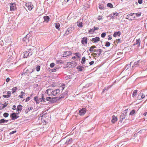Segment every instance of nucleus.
<instances>
[{"label": "nucleus", "instance_id": "1", "mask_svg": "<svg viewBox=\"0 0 147 147\" xmlns=\"http://www.w3.org/2000/svg\"><path fill=\"white\" fill-rule=\"evenodd\" d=\"M33 50V47L30 48L28 49L24 53V58H27L29 56L32 55L33 53L32 51Z\"/></svg>", "mask_w": 147, "mask_h": 147}, {"label": "nucleus", "instance_id": "2", "mask_svg": "<svg viewBox=\"0 0 147 147\" xmlns=\"http://www.w3.org/2000/svg\"><path fill=\"white\" fill-rule=\"evenodd\" d=\"M25 6L27 7L29 10H31L33 8V6L31 2H28L26 3Z\"/></svg>", "mask_w": 147, "mask_h": 147}, {"label": "nucleus", "instance_id": "3", "mask_svg": "<svg viewBox=\"0 0 147 147\" xmlns=\"http://www.w3.org/2000/svg\"><path fill=\"white\" fill-rule=\"evenodd\" d=\"M86 108H82L79 111L78 114L80 116H83L86 113Z\"/></svg>", "mask_w": 147, "mask_h": 147}, {"label": "nucleus", "instance_id": "4", "mask_svg": "<svg viewBox=\"0 0 147 147\" xmlns=\"http://www.w3.org/2000/svg\"><path fill=\"white\" fill-rule=\"evenodd\" d=\"M141 63L140 60H138V61L135 62L133 66H132V67L133 69H134V67H140L141 66Z\"/></svg>", "mask_w": 147, "mask_h": 147}, {"label": "nucleus", "instance_id": "5", "mask_svg": "<svg viewBox=\"0 0 147 147\" xmlns=\"http://www.w3.org/2000/svg\"><path fill=\"white\" fill-rule=\"evenodd\" d=\"M10 7L11 11H14L16 8V4L14 3H10Z\"/></svg>", "mask_w": 147, "mask_h": 147}, {"label": "nucleus", "instance_id": "6", "mask_svg": "<svg viewBox=\"0 0 147 147\" xmlns=\"http://www.w3.org/2000/svg\"><path fill=\"white\" fill-rule=\"evenodd\" d=\"M60 92V90L59 89H55L54 90H53L52 92V94L53 96H55L58 95Z\"/></svg>", "mask_w": 147, "mask_h": 147}, {"label": "nucleus", "instance_id": "7", "mask_svg": "<svg viewBox=\"0 0 147 147\" xmlns=\"http://www.w3.org/2000/svg\"><path fill=\"white\" fill-rule=\"evenodd\" d=\"M74 29V28L73 27L69 28L66 30L65 34L67 35L69 34V33H71L73 30Z\"/></svg>", "mask_w": 147, "mask_h": 147}, {"label": "nucleus", "instance_id": "8", "mask_svg": "<svg viewBox=\"0 0 147 147\" xmlns=\"http://www.w3.org/2000/svg\"><path fill=\"white\" fill-rule=\"evenodd\" d=\"M68 92V90L67 89L65 90V92L62 93L61 95H60V98H62L64 97H67Z\"/></svg>", "mask_w": 147, "mask_h": 147}, {"label": "nucleus", "instance_id": "9", "mask_svg": "<svg viewBox=\"0 0 147 147\" xmlns=\"http://www.w3.org/2000/svg\"><path fill=\"white\" fill-rule=\"evenodd\" d=\"M10 117L12 120H15L18 118L19 116L16 115V113H13L10 115Z\"/></svg>", "mask_w": 147, "mask_h": 147}, {"label": "nucleus", "instance_id": "10", "mask_svg": "<svg viewBox=\"0 0 147 147\" xmlns=\"http://www.w3.org/2000/svg\"><path fill=\"white\" fill-rule=\"evenodd\" d=\"M71 53L70 51H66L63 52L62 54L63 56L64 57H66L71 55Z\"/></svg>", "mask_w": 147, "mask_h": 147}, {"label": "nucleus", "instance_id": "11", "mask_svg": "<svg viewBox=\"0 0 147 147\" xmlns=\"http://www.w3.org/2000/svg\"><path fill=\"white\" fill-rule=\"evenodd\" d=\"M127 112H124L123 113H122L120 117V121L122 122L123 120L125 118V116L127 115Z\"/></svg>", "mask_w": 147, "mask_h": 147}, {"label": "nucleus", "instance_id": "12", "mask_svg": "<svg viewBox=\"0 0 147 147\" xmlns=\"http://www.w3.org/2000/svg\"><path fill=\"white\" fill-rule=\"evenodd\" d=\"M118 13L116 12L111 14L109 15V17L111 19H113L116 17V16L118 15Z\"/></svg>", "mask_w": 147, "mask_h": 147}, {"label": "nucleus", "instance_id": "13", "mask_svg": "<svg viewBox=\"0 0 147 147\" xmlns=\"http://www.w3.org/2000/svg\"><path fill=\"white\" fill-rule=\"evenodd\" d=\"M102 51V50L101 49H95L94 52H96V53H95L94 55H96V56L97 55L98 57L100 56Z\"/></svg>", "mask_w": 147, "mask_h": 147}, {"label": "nucleus", "instance_id": "14", "mask_svg": "<svg viewBox=\"0 0 147 147\" xmlns=\"http://www.w3.org/2000/svg\"><path fill=\"white\" fill-rule=\"evenodd\" d=\"M91 40L94 43L97 42L100 40V38L98 37H96L94 38H92L91 39Z\"/></svg>", "mask_w": 147, "mask_h": 147}, {"label": "nucleus", "instance_id": "15", "mask_svg": "<svg viewBox=\"0 0 147 147\" xmlns=\"http://www.w3.org/2000/svg\"><path fill=\"white\" fill-rule=\"evenodd\" d=\"M22 106L21 105H19L17 106V111L18 113H16L17 114L21 112L22 109Z\"/></svg>", "mask_w": 147, "mask_h": 147}, {"label": "nucleus", "instance_id": "16", "mask_svg": "<svg viewBox=\"0 0 147 147\" xmlns=\"http://www.w3.org/2000/svg\"><path fill=\"white\" fill-rule=\"evenodd\" d=\"M112 119L111 121L113 123H115L117 120V117H115V115H113L112 117Z\"/></svg>", "mask_w": 147, "mask_h": 147}, {"label": "nucleus", "instance_id": "17", "mask_svg": "<svg viewBox=\"0 0 147 147\" xmlns=\"http://www.w3.org/2000/svg\"><path fill=\"white\" fill-rule=\"evenodd\" d=\"M53 90L51 89H48L46 90V92L48 96H51L52 94V92Z\"/></svg>", "mask_w": 147, "mask_h": 147}, {"label": "nucleus", "instance_id": "18", "mask_svg": "<svg viewBox=\"0 0 147 147\" xmlns=\"http://www.w3.org/2000/svg\"><path fill=\"white\" fill-rule=\"evenodd\" d=\"M44 19V22L48 23L50 20V18L49 16H45L43 17Z\"/></svg>", "mask_w": 147, "mask_h": 147}, {"label": "nucleus", "instance_id": "19", "mask_svg": "<svg viewBox=\"0 0 147 147\" xmlns=\"http://www.w3.org/2000/svg\"><path fill=\"white\" fill-rule=\"evenodd\" d=\"M76 68L78 69V71H82L84 69V67L80 65L77 66Z\"/></svg>", "mask_w": 147, "mask_h": 147}, {"label": "nucleus", "instance_id": "20", "mask_svg": "<svg viewBox=\"0 0 147 147\" xmlns=\"http://www.w3.org/2000/svg\"><path fill=\"white\" fill-rule=\"evenodd\" d=\"M87 38L86 37H84L82 38L81 41L82 43L84 45H85L87 43Z\"/></svg>", "mask_w": 147, "mask_h": 147}, {"label": "nucleus", "instance_id": "21", "mask_svg": "<svg viewBox=\"0 0 147 147\" xmlns=\"http://www.w3.org/2000/svg\"><path fill=\"white\" fill-rule=\"evenodd\" d=\"M46 100L47 101H48L47 103H46L45 104V105H47L50 103L52 101V100L51 99V98L50 97H47L46 98Z\"/></svg>", "mask_w": 147, "mask_h": 147}, {"label": "nucleus", "instance_id": "22", "mask_svg": "<svg viewBox=\"0 0 147 147\" xmlns=\"http://www.w3.org/2000/svg\"><path fill=\"white\" fill-rule=\"evenodd\" d=\"M72 142V138H68L67 140L65 143V144L68 145L71 143Z\"/></svg>", "mask_w": 147, "mask_h": 147}, {"label": "nucleus", "instance_id": "23", "mask_svg": "<svg viewBox=\"0 0 147 147\" xmlns=\"http://www.w3.org/2000/svg\"><path fill=\"white\" fill-rule=\"evenodd\" d=\"M121 34V32L120 31H118L116 32H115L113 34V36L114 37H116L117 36H119Z\"/></svg>", "mask_w": 147, "mask_h": 147}, {"label": "nucleus", "instance_id": "24", "mask_svg": "<svg viewBox=\"0 0 147 147\" xmlns=\"http://www.w3.org/2000/svg\"><path fill=\"white\" fill-rule=\"evenodd\" d=\"M96 48V47L95 45L92 46L89 49V51L91 52H94L95 49H93Z\"/></svg>", "mask_w": 147, "mask_h": 147}, {"label": "nucleus", "instance_id": "25", "mask_svg": "<svg viewBox=\"0 0 147 147\" xmlns=\"http://www.w3.org/2000/svg\"><path fill=\"white\" fill-rule=\"evenodd\" d=\"M140 38H139L138 39H136V43L135 45H138V47H140Z\"/></svg>", "mask_w": 147, "mask_h": 147}, {"label": "nucleus", "instance_id": "26", "mask_svg": "<svg viewBox=\"0 0 147 147\" xmlns=\"http://www.w3.org/2000/svg\"><path fill=\"white\" fill-rule=\"evenodd\" d=\"M44 95L42 94V97L40 98V101L41 102H45V98H44Z\"/></svg>", "mask_w": 147, "mask_h": 147}, {"label": "nucleus", "instance_id": "27", "mask_svg": "<svg viewBox=\"0 0 147 147\" xmlns=\"http://www.w3.org/2000/svg\"><path fill=\"white\" fill-rule=\"evenodd\" d=\"M18 89V88L16 87L13 88L11 90L12 94H13Z\"/></svg>", "mask_w": 147, "mask_h": 147}, {"label": "nucleus", "instance_id": "28", "mask_svg": "<svg viewBox=\"0 0 147 147\" xmlns=\"http://www.w3.org/2000/svg\"><path fill=\"white\" fill-rule=\"evenodd\" d=\"M138 97H140L141 98H139V99H142L145 97V96L143 93H140L138 95Z\"/></svg>", "mask_w": 147, "mask_h": 147}, {"label": "nucleus", "instance_id": "29", "mask_svg": "<svg viewBox=\"0 0 147 147\" xmlns=\"http://www.w3.org/2000/svg\"><path fill=\"white\" fill-rule=\"evenodd\" d=\"M137 92L138 90H135L132 93V96L133 97H134L136 96Z\"/></svg>", "mask_w": 147, "mask_h": 147}, {"label": "nucleus", "instance_id": "30", "mask_svg": "<svg viewBox=\"0 0 147 147\" xmlns=\"http://www.w3.org/2000/svg\"><path fill=\"white\" fill-rule=\"evenodd\" d=\"M34 101L36 102V103L37 104H38L39 103L38 101L39 100H38V96H36V97H34Z\"/></svg>", "mask_w": 147, "mask_h": 147}, {"label": "nucleus", "instance_id": "31", "mask_svg": "<svg viewBox=\"0 0 147 147\" xmlns=\"http://www.w3.org/2000/svg\"><path fill=\"white\" fill-rule=\"evenodd\" d=\"M85 61H86L85 58L84 57H83L82 59V61H81V63L83 64H85Z\"/></svg>", "mask_w": 147, "mask_h": 147}, {"label": "nucleus", "instance_id": "32", "mask_svg": "<svg viewBox=\"0 0 147 147\" xmlns=\"http://www.w3.org/2000/svg\"><path fill=\"white\" fill-rule=\"evenodd\" d=\"M77 26L80 27H83L82 26V22H77Z\"/></svg>", "mask_w": 147, "mask_h": 147}, {"label": "nucleus", "instance_id": "33", "mask_svg": "<svg viewBox=\"0 0 147 147\" xmlns=\"http://www.w3.org/2000/svg\"><path fill=\"white\" fill-rule=\"evenodd\" d=\"M56 63L57 64H63L64 63V62L61 60H57L56 62Z\"/></svg>", "mask_w": 147, "mask_h": 147}, {"label": "nucleus", "instance_id": "34", "mask_svg": "<svg viewBox=\"0 0 147 147\" xmlns=\"http://www.w3.org/2000/svg\"><path fill=\"white\" fill-rule=\"evenodd\" d=\"M94 32V31L93 28L91 29L88 30V32L91 34H93Z\"/></svg>", "mask_w": 147, "mask_h": 147}, {"label": "nucleus", "instance_id": "35", "mask_svg": "<svg viewBox=\"0 0 147 147\" xmlns=\"http://www.w3.org/2000/svg\"><path fill=\"white\" fill-rule=\"evenodd\" d=\"M55 27L57 29H58L59 28L60 26L59 23L58 22H57L55 24Z\"/></svg>", "mask_w": 147, "mask_h": 147}, {"label": "nucleus", "instance_id": "36", "mask_svg": "<svg viewBox=\"0 0 147 147\" xmlns=\"http://www.w3.org/2000/svg\"><path fill=\"white\" fill-rule=\"evenodd\" d=\"M107 7H110V8H112L113 7V5L112 4L110 3H108L107 4Z\"/></svg>", "mask_w": 147, "mask_h": 147}, {"label": "nucleus", "instance_id": "37", "mask_svg": "<svg viewBox=\"0 0 147 147\" xmlns=\"http://www.w3.org/2000/svg\"><path fill=\"white\" fill-rule=\"evenodd\" d=\"M21 94L20 95H19V97L20 98H23V96L24 95L25 93L24 92L22 91L21 92Z\"/></svg>", "mask_w": 147, "mask_h": 147}, {"label": "nucleus", "instance_id": "38", "mask_svg": "<svg viewBox=\"0 0 147 147\" xmlns=\"http://www.w3.org/2000/svg\"><path fill=\"white\" fill-rule=\"evenodd\" d=\"M74 54L78 58H80L81 56V55L79 53H74Z\"/></svg>", "mask_w": 147, "mask_h": 147}, {"label": "nucleus", "instance_id": "39", "mask_svg": "<svg viewBox=\"0 0 147 147\" xmlns=\"http://www.w3.org/2000/svg\"><path fill=\"white\" fill-rule=\"evenodd\" d=\"M40 66L39 65H38L36 67V69L37 71H40Z\"/></svg>", "mask_w": 147, "mask_h": 147}, {"label": "nucleus", "instance_id": "40", "mask_svg": "<svg viewBox=\"0 0 147 147\" xmlns=\"http://www.w3.org/2000/svg\"><path fill=\"white\" fill-rule=\"evenodd\" d=\"M110 43L108 42L107 41L106 42L105 44V46L107 47H109L110 46Z\"/></svg>", "mask_w": 147, "mask_h": 147}, {"label": "nucleus", "instance_id": "41", "mask_svg": "<svg viewBox=\"0 0 147 147\" xmlns=\"http://www.w3.org/2000/svg\"><path fill=\"white\" fill-rule=\"evenodd\" d=\"M135 113V110H133L132 111L130 112L129 115H133Z\"/></svg>", "mask_w": 147, "mask_h": 147}, {"label": "nucleus", "instance_id": "42", "mask_svg": "<svg viewBox=\"0 0 147 147\" xmlns=\"http://www.w3.org/2000/svg\"><path fill=\"white\" fill-rule=\"evenodd\" d=\"M9 114L7 113H4L3 114V116L5 117H7L9 116Z\"/></svg>", "mask_w": 147, "mask_h": 147}, {"label": "nucleus", "instance_id": "43", "mask_svg": "<svg viewBox=\"0 0 147 147\" xmlns=\"http://www.w3.org/2000/svg\"><path fill=\"white\" fill-rule=\"evenodd\" d=\"M98 7L100 9H104V6L101 5H99Z\"/></svg>", "mask_w": 147, "mask_h": 147}, {"label": "nucleus", "instance_id": "44", "mask_svg": "<svg viewBox=\"0 0 147 147\" xmlns=\"http://www.w3.org/2000/svg\"><path fill=\"white\" fill-rule=\"evenodd\" d=\"M23 41H24L27 42V41H28V39L27 38V36H26V37H24L23 39Z\"/></svg>", "mask_w": 147, "mask_h": 147}, {"label": "nucleus", "instance_id": "45", "mask_svg": "<svg viewBox=\"0 0 147 147\" xmlns=\"http://www.w3.org/2000/svg\"><path fill=\"white\" fill-rule=\"evenodd\" d=\"M141 15V12H138L136 13V16L137 17H139Z\"/></svg>", "mask_w": 147, "mask_h": 147}, {"label": "nucleus", "instance_id": "46", "mask_svg": "<svg viewBox=\"0 0 147 147\" xmlns=\"http://www.w3.org/2000/svg\"><path fill=\"white\" fill-rule=\"evenodd\" d=\"M93 29H94V31L95 32L96 30H99V28L98 27L94 26L93 27Z\"/></svg>", "mask_w": 147, "mask_h": 147}, {"label": "nucleus", "instance_id": "47", "mask_svg": "<svg viewBox=\"0 0 147 147\" xmlns=\"http://www.w3.org/2000/svg\"><path fill=\"white\" fill-rule=\"evenodd\" d=\"M111 87V86L110 87H109V86H108L106 87L105 88L103 89L102 92H103L105 90H107L109 89V88H110Z\"/></svg>", "mask_w": 147, "mask_h": 147}, {"label": "nucleus", "instance_id": "48", "mask_svg": "<svg viewBox=\"0 0 147 147\" xmlns=\"http://www.w3.org/2000/svg\"><path fill=\"white\" fill-rule=\"evenodd\" d=\"M5 119H1L0 120V123H5Z\"/></svg>", "mask_w": 147, "mask_h": 147}, {"label": "nucleus", "instance_id": "49", "mask_svg": "<svg viewBox=\"0 0 147 147\" xmlns=\"http://www.w3.org/2000/svg\"><path fill=\"white\" fill-rule=\"evenodd\" d=\"M106 35V34L105 33H103L101 34V37L102 38H104Z\"/></svg>", "mask_w": 147, "mask_h": 147}, {"label": "nucleus", "instance_id": "50", "mask_svg": "<svg viewBox=\"0 0 147 147\" xmlns=\"http://www.w3.org/2000/svg\"><path fill=\"white\" fill-rule=\"evenodd\" d=\"M55 64L54 63H51V64L50 65V66L52 68L53 67H54L55 66Z\"/></svg>", "mask_w": 147, "mask_h": 147}, {"label": "nucleus", "instance_id": "51", "mask_svg": "<svg viewBox=\"0 0 147 147\" xmlns=\"http://www.w3.org/2000/svg\"><path fill=\"white\" fill-rule=\"evenodd\" d=\"M3 97L4 98H8L10 97L7 95H4L3 96Z\"/></svg>", "mask_w": 147, "mask_h": 147}, {"label": "nucleus", "instance_id": "52", "mask_svg": "<svg viewBox=\"0 0 147 147\" xmlns=\"http://www.w3.org/2000/svg\"><path fill=\"white\" fill-rule=\"evenodd\" d=\"M30 97H27L26 99V102H28V101H29L30 100Z\"/></svg>", "mask_w": 147, "mask_h": 147}, {"label": "nucleus", "instance_id": "53", "mask_svg": "<svg viewBox=\"0 0 147 147\" xmlns=\"http://www.w3.org/2000/svg\"><path fill=\"white\" fill-rule=\"evenodd\" d=\"M56 68H54L51 70V72H55L56 71Z\"/></svg>", "mask_w": 147, "mask_h": 147}, {"label": "nucleus", "instance_id": "54", "mask_svg": "<svg viewBox=\"0 0 147 147\" xmlns=\"http://www.w3.org/2000/svg\"><path fill=\"white\" fill-rule=\"evenodd\" d=\"M16 131H17L16 130L12 131L10 133V135L12 134H14L15 133H16Z\"/></svg>", "mask_w": 147, "mask_h": 147}, {"label": "nucleus", "instance_id": "55", "mask_svg": "<svg viewBox=\"0 0 147 147\" xmlns=\"http://www.w3.org/2000/svg\"><path fill=\"white\" fill-rule=\"evenodd\" d=\"M7 95H8L9 97L11 95V92L10 91H9L7 92Z\"/></svg>", "mask_w": 147, "mask_h": 147}, {"label": "nucleus", "instance_id": "56", "mask_svg": "<svg viewBox=\"0 0 147 147\" xmlns=\"http://www.w3.org/2000/svg\"><path fill=\"white\" fill-rule=\"evenodd\" d=\"M142 0H138V2L139 4H141L142 3Z\"/></svg>", "mask_w": 147, "mask_h": 147}, {"label": "nucleus", "instance_id": "57", "mask_svg": "<svg viewBox=\"0 0 147 147\" xmlns=\"http://www.w3.org/2000/svg\"><path fill=\"white\" fill-rule=\"evenodd\" d=\"M13 110H15L16 109V107L15 105H13L12 107Z\"/></svg>", "mask_w": 147, "mask_h": 147}, {"label": "nucleus", "instance_id": "58", "mask_svg": "<svg viewBox=\"0 0 147 147\" xmlns=\"http://www.w3.org/2000/svg\"><path fill=\"white\" fill-rule=\"evenodd\" d=\"M7 103L6 102H5L4 103V104L3 105V107H7Z\"/></svg>", "mask_w": 147, "mask_h": 147}, {"label": "nucleus", "instance_id": "59", "mask_svg": "<svg viewBox=\"0 0 147 147\" xmlns=\"http://www.w3.org/2000/svg\"><path fill=\"white\" fill-rule=\"evenodd\" d=\"M94 61H92L89 63V64L90 65H92L94 64Z\"/></svg>", "mask_w": 147, "mask_h": 147}, {"label": "nucleus", "instance_id": "60", "mask_svg": "<svg viewBox=\"0 0 147 147\" xmlns=\"http://www.w3.org/2000/svg\"><path fill=\"white\" fill-rule=\"evenodd\" d=\"M102 18V16H99L98 17V19L99 20H101Z\"/></svg>", "mask_w": 147, "mask_h": 147}, {"label": "nucleus", "instance_id": "61", "mask_svg": "<svg viewBox=\"0 0 147 147\" xmlns=\"http://www.w3.org/2000/svg\"><path fill=\"white\" fill-rule=\"evenodd\" d=\"M10 78H7L6 80V81L7 82H8L9 81Z\"/></svg>", "mask_w": 147, "mask_h": 147}, {"label": "nucleus", "instance_id": "62", "mask_svg": "<svg viewBox=\"0 0 147 147\" xmlns=\"http://www.w3.org/2000/svg\"><path fill=\"white\" fill-rule=\"evenodd\" d=\"M32 107H30V108H28V111H30V110H32Z\"/></svg>", "mask_w": 147, "mask_h": 147}, {"label": "nucleus", "instance_id": "63", "mask_svg": "<svg viewBox=\"0 0 147 147\" xmlns=\"http://www.w3.org/2000/svg\"><path fill=\"white\" fill-rule=\"evenodd\" d=\"M76 57L75 56H72V59L74 60H75V59H76Z\"/></svg>", "mask_w": 147, "mask_h": 147}, {"label": "nucleus", "instance_id": "64", "mask_svg": "<svg viewBox=\"0 0 147 147\" xmlns=\"http://www.w3.org/2000/svg\"><path fill=\"white\" fill-rule=\"evenodd\" d=\"M144 115L145 116H147V112H145L144 114Z\"/></svg>", "mask_w": 147, "mask_h": 147}]
</instances>
